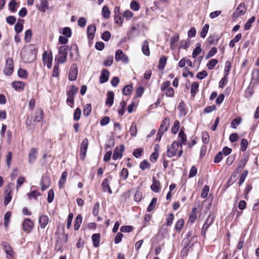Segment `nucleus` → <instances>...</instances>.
<instances>
[{
	"instance_id": "obj_1",
	"label": "nucleus",
	"mask_w": 259,
	"mask_h": 259,
	"mask_svg": "<svg viewBox=\"0 0 259 259\" xmlns=\"http://www.w3.org/2000/svg\"><path fill=\"white\" fill-rule=\"evenodd\" d=\"M21 55L22 60L25 63H31L36 58V52L34 49H28L22 51Z\"/></svg>"
},
{
	"instance_id": "obj_2",
	"label": "nucleus",
	"mask_w": 259,
	"mask_h": 259,
	"mask_svg": "<svg viewBox=\"0 0 259 259\" xmlns=\"http://www.w3.org/2000/svg\"><path fill=\"white\" fill-rule=\"evenodd\" d=\"M69 48L68 46L64 45L61 46L58 50V56L55 58V62L63 64L67 60L68 52Z\"/></svg>"
},
{
	"instance_id": "obj_3",
	"label": "nucleus",
	"mask_w": 259,
	"mask_h": 259,
	"mask_svg": "<svg viewBox=\"0 0 259 259\" xmlns=\"http://www.w3.org/2000/svg\"><path fill=\"white\" fill-rule=\"evenodd\" d=\"M68 234H62V237L59 236L57 238L55 246V249L57 251H63L62 247L64 242H66L68 239Z\"/></svg>"
},
{
	"instance_id": "obj_4",
	"label": "nucleus",
	"mask_w": 259,
	"mask_h": 259,
	"mask_svg": "<svg viewBox=\"0 0 259 259\" xmlns=\"http://www.w3.org/2000/svg\"><path fill=\"white\" fill-rule=\"evenodd\" d=\"M3 71L6 75H10L12 74L14 71V62L12 58H7Z\"/></svg>"
},
{
	"instance_id": "obj_5",
	"label": "nucleus",
	"mask_w": 259,
	"mask_h": 259,
	"mask_svg": "<svg viewBox=\"0 0 259 259\" xmlns=\"http://www.w3.org/2000/svg\"><path fill=\"white\" fill-rule=\"evenodd\" d=\"M214 219L213 215L209 214L205 220L201 230L202 235L205 236L208 228L211 225Z\"/></svg>"
},
{
	"instance_id": "obj_6",
	"label": "nucleus",
	"mask_w": 259,
	"mask_h": 259,
	"mask_svg": "<svg viewBox=\"0 0 259 259\" xmlns=\"http://www.w3.org/2000/svg\"><path fill=\"white\" fill-rule=\"evenodd\" d=\"M88 145H89L88 139L87 138H84L82 140V141L80 144V159L82 160H83L85 157L87 149L88 148Z\"/></svg>"
},
{
	"instance_id": "obj_7",
	"label": "nucleus",
	"mask_w": 259,
	"mask_h": 259,
	"mask_svg": "<svg viewBox=\"0 0 259 259\" xmlns=\"http://www.w3.org/2000/svg\"><path fill=\"white\" fill-rule=\"evenodd\" d=\"M181 144L180 142L175 141L172 143L171 147L168 148L167 150V155L169 157H171L177 154V150Z\"/></svg>"
},
{
	"instance_id": "obj_8",
	"label": "nucleus",
	"mask_w": 259,
	"mask_h": 259,
	"mask_svg": "<svg viewBox=\"0 0 259 259\" xmlns=\"http://www.w3.org/2000/svg\"><path fill=\"white\" fill-rule=\"evenodd\" d=\"M112 176L109 175L107 178H106L103 180L101 184V186L103 191L104 192L107 191L110 194L112 193V191L110 187V182L112 180Z\"/></svg>"
},
{
	"instance_id": "obj_9",
	"label": "nucleus",
	"mask_w": 259,
	"mask_h": 259,
	"mask_svg": "<svg viewBox=\"0 0 259 259\" xmlns=\"http://www.w3.org/2000/svg\"><path fill=\"white\" fill-rule=\"evenodd\" d=\"M115 58L117 62L121 61L125 64L128 63V57L123 53L121 50H118L116 51Z\"/></svg>"
},
{
	"instance_id": "obj_10",
	"label": "nucleus",
	"mask_w": 259,
	"mask_h": 259,
	"mask_svg": "<svg viewBox=\"0 0 259 259\" xmlns=\"http://www.w3.org/2000/svg\"><path fill=\"white\" fill-rule=\"evenodd\" d=\"M34 224L29 219H25L22 224V229L26 233H30L33 228Z\"/></svg>"
},
{
	"instance_id": "obj_11",
	"label": "nucleus",
	"mask_w": 259,
	"mask_h": 259,
	"mask_svg": "<svg viewBox=\"0 0 259 259\" xmlns=\"http://www.w3.org/2000/svg\"><path fill=\"white\" fill-rule=\"evenodd\" d=\"M78 73V69L77 68V65L75 64H73L70 69L69 74H68V79L71 81H74L76 80Z\"/></svg>"
},
{
	"instance_id": "obj_12",
	"label": "nucleus",
	"mask_w": 259,
	"mask_h": 259,
	"mask_svg": "<svg viewBox=\"0 0 259 259\" xmlns=\"http://www.w3.org/2000/svg\"><path fill=\"white\" fill-rule=\"evenodd\" d=\"M114 21L116 23L121 25L123 21V15L120 13V8L118 7H116L114 10Z\"/></svg>"
},
{
	"instance_id": "obj_13",
	"label": "nucleus",
	"mask_w": 259,
	"mask_h": 259,
	"mask_svg": "<svg viewBox=\"0 0 259 259\" xmlns=\"http://www.w3.org/2000/svg\"><path fill=\"white\" fill-rule=\"evenodd\" d=\"M12 189L10 185H8L5 189L4 195V205L7 206L12 199L11 195Z\"/></svg>"
},
{
	"instance_id": "obj_14",
	"label": "nucleus",
	"mask_w": 259,
	"mask_h": 259,
	"mask_svg": "<svg viewBox=\"0 0 259 259\" xmlns=\"http://www.w3.org/2000/svg\"><path fill=\"white\" fill-rule=\"evenodd\" d=\"M51 183L50 177L45 176H43L40 181V185L42 191L46 190L50 186Z\"/></svg>"
},
{
	"instance_id": "obj_15",
	"label": "nucleus",
	"mask_w": 259,
	"mask_h": 259,
	"mask_svg": "<svg viewBox=\"0 0 259 259\" xmlns=\"http://www.w3.org/2000/svg\"><path fill=\"white\" fill-rule=\"evenodd\" d=\"M124 150V146L123 145H121L120 146V148L119 149L118 147H116L113 151V154L112 156V158L114 160H116L118 158H120L122 156L123 152Z\"/></svg>"
},
{
	"instance_id": "obj_16",
	"label": "nucleus",
	"mask_w": 259,
	"mask_h": 259,
	"mask_svg": "<svg viewBox=\"0 0 259 259\" xmlns=\"http://www.w3.org/2000/svg\"><path fill=\"white\" fill-rule=\"evenodd\" d=\"M246 8L244 3H241L237 8L233 14L234 18H238L239 16L243 15L246 12Z\"/></svg>"
},
{
	"instance_id": "obj_17",
	"label": "nucleus",
	"mask_w": 259,
	"mask_h": 259,
	"mask_svg": "<svg viewBox=\"0 0 259 259\" xmlns=\"http://www.w3.org/2000/svg\"><path fill=\"white\" fill-rule=\"evenodd\" d=\"M169 122L170 119L169 118H165L162 121L158 132L164 134L168 130Z\"/></svg>"
},
{
	"instance_id": "obj_18",
	"label": "nucleus",
	"mask_w": 259,
	"mask_h": 259,
	"mask_svg": "<svg viewBox=\"0 0 259 259\" xmlns=\"http://www.w3.org/2000/svg\"><path fill=\"white\" fill-rule=\"evenodd\" d=\"M110 73L106 69H103L102 70L101 75L99 78L100 83H103L106 82L109 79Z\"/></svg>"
},
{
	"instance_id": "obj_19",
	"label": "nucleus",
	"mask_w": 259,
	"mask_h": 259,
	"mask_svg": "<svg viewBox=\"0 0 259 259\" xmlns=\"http://www.w3.org/2000/svg\"><path fill=\"white\" fill-rule=\"evenodd\" d=\"M107 98L105 101V104L108 107H111L114 102V94L112 91H109L107 93Z\"/></svg>"
},
{
	"instance_id": "obj_20",
	"label": "nucleus",
	"mask_w": 259,
	"mask_h": 259,
	"mask_svg": "<svg viewBox=\"0 0 259 259\" xmlns=\"http://www.w3.org/2000/svg\"><path fill=\"white\" fill-rule=\"evenodd\" d=\"M220 39V37L219 35L213 34L210 35L208 37L207 41L209 45H217Z\"/></svg>"
},
{
	"instance_id": "obj_21",
	"label": "nucleus",
	"mask_w": 259,
	"mask_h": 259,
	"mask_svg": "<svg viewBox=\"0 0 259 259\" xmlns=\"http://www.w3.org/2000/svg\"><path fill=\"white\" fill-rule=\"evenodd\" d=\"M4 247L5 251L7 254V258L8 259H12L14 256V252L11 245L6 242L4 245Z\"/></svg>"
},
{
	"instance_id": "obj_22",
	"label": "nucleus",
	"mask_w": 259,
	"mask_h": 259,
	"mask_svg": "<svg viewBox=\"0 0 259 259\" xmlns=\"http://www.w3.org/2000/svg\"><path fill=\"white\" fill-rule=\"evenodd\" d=\"M37 149L35 148L31 149L28 155L29 162L30 163H32L35 161L37 154Z\"/></svg>"
},
{
	"instance_id": "obj_23",
	"label": "nucleus",
	"mask_w": 259,
	"mask_h": 259,
	"mask_svg": "<svg viewBox=\"0 0 259 259\" xmlns=\"http://www.w3.org/2000/svg\"><path fill=\"white\" fill-rule=\"evenodd\" d=\"M96 30V27L93 25H90L87 27L88 37L90 39H93Z\"/></svg>"
},
{
	"instance_id": "obj_24",
	"label": "nucleus",
	"mask_w": 259,
	"mask_h": 259,
	"mask_svg": "<svg viewBox=\"0 0 259 259\" xmlns=\"http://www.w3.org/2000/svg\"><path fill=\"white\" fill-rule=\"evenodd\" d=\"M153 183L151 186V190L154 192L157 193L160 190V184L158 180H156L155 178H153Z\"/></svg>"
},
{
	"instance_id": "obj_25",
	"label": "nucleus",
	"mask_w": 259,
	"mask_h": 259,
	"mask_svg": "<svg viewBox=\"0 0 259 259\" xmlns=\"http://www.w3.org/2000/svg\"><path fill=\"white\" fill-rule=\"evenodd\" d=\"M38 9L42 12H45L49 8V3L47 0H39V5Z\"/></svg>"
},
{
	"instance_id": "obj_26",
	"label": "nucleus",
	"mask_w": 259,
	"mask_h": 259,
	"mask_svg": "<svg viewBox=\"0 0 259 259\" xmlns=\"http://www.w3.org/2000/svg\"><path fill=\"white\" fill-rule=\"evenodd\" d=\"M101 235L100 233L94 234L92 236V241L93 246L95 247H98L100 245Z\"/></svg>"
},
{
	"instance_id": "obj_27",
	"label": "nucleus",
	"mask_w": 259,
	"mask_h": 259,
	"mask_svg": "<svg viewBox=\"0 0 259 259\" xmlns=\"http://www.w3.org/2000/svg\"><path fill=\"white\" fill-rule=\"evenodd\" d=\"M12 87L18 91H23L25 86V83L23 81H14L12 83Z\"/></svg>"
},
{
	"instance_id": "obj_28",
	"label": "nucleus",
	"mask_w": 259,
	"mask_h": 259,
	"mask_svg": "<svg viewBox=\"0 0 259 259\" xmlns=\"http://www.w3.org/2000/svg\"><path fill=\"white\" fill-rule=\"evenodd\" d=\"M78 88L75 85H72L70 89L67 92V97H71L74 98L75 96L78 92Z\"/></svg>"
},
{
	"instance_id": "obj_29",
	"label": "nucleus",
	"mask_w": 259,
	"mask_h": 259,
	"mask_svg": "<svg viewBox=\"0 0 259 259\" xmlns=\"http://www.w3.org/2000/svg\"><path fill=\"white\" fill-rule=\"evenodd\" d=\"M49 222V218L46 215L39 217V223L41 229L45 228Z\"/></svg>"
},
{
	"instance_id": "obj_30",
	"label": "nucleus",
	"mask_w": 259,
	"mask_h": 259,
	"mask_svg": "<svg viewBox=\"0 0 259 259\" xmlns=\"http://www.w3.org/2000/svg\"><path fill=\"white\" fill-rule=\"evenodd\" d=\"M53 56L52 53L50 55L48 54L47 51H45L42 54V62L44 64H46L47 63L52 62Z\"/></svg>"
},
{
	"instance_id": "obj_31",
	"label": "nucleus",
	"mask_w": 259,
	"mask_h": 259,
	"mask_svg": "<svg viewBox=\"0 0 259 259\" xmlns=\"http://www.w3.org/2000/svg\"><path fill=\"white\" fill-rule=\"evenodd\" d=\"M142 50L143 53L146 56L150 55V50L148 45V42L147 40H145L142 47Z\"/></svg>"
},
{
	"instance_id": "obj_32",
	"label": "nucleus",
	"mask_w": 259,
	"mask_h": 259,
	"mask_svg": "<svg viewBox=\"0 0 259 259\" xmlns=\"http://www.w3.org/2000/svg\"><path fill=\"white\" fill-rule=\"evenodd\" d=\"M179 35L176 34L173 37L170 39V48L171 49H175L176 47V44L179 41Z\"/></svg>"
},
{
	"instance_id": "obj_33",
	"label": "nucleus",
	"mask_w": 259,
	"mask_h": 259,
	"mask_svg": "<svg viewBox=\"0 0 259 259\" xmlns=\"http://www.w3.org/2000/svg\"><path fill=\"white\" fill-rule=\"evenodd\" d=\"M82 221V217L80 214H78L75 220L74 229L75 230H78L80 226Z\"/></svg>"
},
{
	"instance_id": "obj_34",
	"label": "nucleus",
	"mask_w": 259,
	"mask_h": 259,
	"mask_svg": "<svg viewBox=\"0 0 259 259\" xmlns=\"http://www.w3.org/2000/svg\"><path fill=\"white\" fill-rule=\"evenodd\" d=\"M67 172L66 171H64L61 177V178L60 179L59 182V187L60 188H63L64 186L65 182L66 181L67 176Z\"/></svg>"
},
{
	"instance_id": "obj_35",
	"label": "nucleus",
	"mask_w": 259,
	"mask_h": 259,
	"mask_svg": "<svg viewBox=\"0 0 259 259\" xmlns=\"http://www.w3.org/2000/svg\"><path fill=\"white\" fill-rule=\"evenodd\" d=\"M167 58L165 56H162L159 59L158 68L160 70H162L165 66Z\"/></svg>"
},
{
	"instance_id": "obj_36",
	"label": "nucleus",
	"mask_w": 259,
	"mask_h": 259,
	"mask_svg": "<svg viewBox=\"0 0 259 259\" xmlns=\"http://www.w3.org/2000/svg\"><path fill=\"white\" fill-rule=\"evenodd\" d=\"M196 210L197 208L196 207H193L192 209V211L190 214L189 221L191 223H193L196 220Z\"/></svg>"
},
{
	"instance_id": "obj_37",
	"label": "nucleus",
	"mask_w": 259,
	"mask_h": 259,
	"mask_svg": "<svg viewBox=\"0 0 259 259\" xmlns=\"http://www.w3.org/2000/svg\"><path fill=\"white\" fill-rule=\"evenodd\" d=\"M248 160V156L246 154H243L241 157V160L239 161V163L238 166H240L241 168H243L244 166L246 165L247 162Z\"/></svg>"
},
{
	"instance_id": "obj_38",
	"label": "nucleus",
	"mask_w": 259,
	"mask_h": 259,
	"mask_svg": "<svg viewBox=\"0 0 259 259\" xmlns=\"http://www.w3.org/2000/svg\"><path fill=\"white\" fill-rule=\"evenodd\" d=\"M179 137L181 140V142H180L181 145H185L187 141V136L182 129H181L179 132ZM180 146L182 147V146Z\"/></svg>"
},
{
	"instance_id": "obj_39",
	"label": "nucleus",
	"mask_w": 259,
	"mask_h": 259,
	"mask_svg": "<svg viewBox=\"0 0 259 259\" xmlns=\"http://www.w3.org/2000/svg\"><path fill=\"white\" fill-rule=\"evenodd\" d=\"M199 84L197 82H194L191 87V94L192 96H194L198 91Z\"/></svg>"
},
{
	"instance_id": "obj_40",
	"label": "nucleus",
	"mask_w": 259,
	"mask_h": 259,
	"mask_svg": "<svg viewBox=\"0 0 259 259\" xmlns=\"http://www.w3.org/2000/svg\"><path fill=\"white\" fill-rule=\"evenodd\" d=\"M178 109L180 112V114L181 115H185L186 114V112L185 110V104L184 102L181 101L179 103L178 106Z\"/></svg>"
},
{
	"instance_id": "obj_41",
	"label": "nucleus",
	"mask_w": 259,
	"mask_h": 259,
	"mask_svg": "<svg viewBox=\"0 0 259 259\" xmlns=\"http://www.w3.org/2000/svg\"><path fill=\"white\" fill-rule=\"evenodd\" d=\"M102 16L106 19H108L110 17V11L107 6H104L103 7L102 11Z\"/></svg>"
},
{
	"instance_id": "obj_42",
	"label": "nucleus",
	"mask_w": 259,
	"mask_h": 259,
	"mask_svg": "<svg viewBox=\"0 0 259 259\" xmlns=\"http://www.w3.org/2000/svg\"><path fill=\"white\" fill-rule=\"evenodd\" d=\"M133 89L132 85H126L123 89L122 93L125 96L130 95L132 93Z\"/></svg>"
},
{
	"instance_id": "obj_43",
	"label": "nucleus",
	"mask_w": 259,
	"mask_h": 259,
	"mask_svg": "<svg viewBox=\"0 0 259 259\" xmlns=\"http://www.w3.org/2000/svg\"><path fill=\"white\" fill-rule=\"evenodd\" d=\"M180 127V123L178 120H175L174 124L171 129V133L174 134H176L179 130Z\"/></svg>"
},
{
	"instance_id": "obj_44",
	"label": "nucleus",
	"mask_w": 259,
	"mask_h": 259,
	"mask_svg": "<svg viewBox=\"0 0 259 259\" xmlns=\"http://www.w3.org/2000/svg\"><path fill=\"white\" fill-rule=\"evenodd\" d=\"M19 21H21V23L19 22L15 26V30L18 33L21 32L23 28V23L24 22V20L21 19Z\"/></svg>"
},
{
	"instance_id": "obj_45",
	"label": "nucleus",
	"mask_w": 259,
	"mask_h": 259,
	"mask_svg": "<svg viewBox=\"0 0 259 259\" xmlns=\"http://www.w3.org/2000/svg\"><path fill=\"white\" fill-rule=\"evenodd\" d=\"M43 114L44 112L41 109H39L36 111L34 120L37 122H40L43 118Z\"/></svg>"
},
{
	"instance_id": "obj_46",
	"label": "nucleus",
	"mask_w": 259,
	"mask_h": 259,
	"mask_svg": "<svg viewBox=\"0 0 259 259\" xmlns=\"http://www.w3.org/2000/svg\"><path fill=\"white\" fill-rule=\"evenodd\" d=\"M150 166V163L147 160H144L140 163V168L143 170L149 168Z\"/></svg>"
},
{
	"instance_id": "obj_47",
	"label": "nucleus",
	"mask_w": 259,
	"mask_h": 259,
	"mask_svg": "<svg viewBox=\"0 0 259 259\" xmlns=\"http://www.w3.org/2000/svg\"><path fill=\"white\" fill-rule=\"evenodd\" d=\"M144 152L143 148H137L133 151V155L137 158H139L142 156V153Z\"/></svg>"
},
{
	"instance_id": "obj_48",
	"label": "nucleus",
	"mask_w": 259,
	"mask_h": 259,
	"mask_svg": "<svg viewBox=\"0 0 259 259\" xmlns=\"http://www.w3.org/2000/svg\"><path fill=\"white\" fill-rule=\"evenodd\" d=\"M184 221L183 219L179 220L175 224V228L177 231H180L183 227Z\"/></svg>"
},
{
	"instance_id": "obj_49",
	"label": "nucleus",
	"mask_w": 259,
	"mask_h": 259,
	"mask_svg": "<svg viewBox=\"0 0 259 259\" xmlns=\"http://www.w3.org/2000/svg\"><path fill=\"white\" fill-rule=\"evenodd\" d=\"M202 50L201 48V45L200 44L197 43L196 45V47L194 49L192 53V57L195 58L198 54H199Z\"/></svg>"
},
{
	"instance_id": "obj_50",
	"label": "nucleus",
	"mask_w": 259,
	"mask_h": 259,
	"mask_svg": "<svg viewBox=\"0 0 259 259\" xmlns=\"http://www.w3.org/2000/svg\"><path fill=\"white\" fill-rule=\"evenodd\" d=\"M157 198L154 197V198H153L151 202L150 203L148 208H147V211L148 212H150L151 211H152L154 208H155V205L156 204V202H157Z\"/></svg>"
},
{
	"instance_id": "obj_51",
	"label": "nucleus",
	"mask_w": 259,
	"mask_h": 259,
	"mask_svg": "<svg viewBox=\"0 0 259 259\" xmlns=\"http://www.w3.org/2000/svg\"><path fill=\"white\" fill-rule=\"evenodd\" d=\"M11 217V213L10 211L7 212L4 215V226L8 227Z\"/></svg>"
},
{
	"instance_id": "obj_52",
	"label": "nucleus",
	"mask_w": 259,
	"mask_h": 259,
	"mask_svg": "<svg viewBox=\"0 0 259 259\" xmlns=\"http://www.w3.org/2000/svg\"><path fill=\"white\" fill-rule=\"evenodd\" d=\"M92 111L91 105L90 104H87L83 108V112L85 116H88L91 113Z\"/></svg>"
},
{
	"instance_id": "obj_53",
	"label": "nucleus",
	"mask_w": 259,
	"mask_h": 259,
	"mask_svg": "<svg viewBox=\"0 0 259 259\" xmlns=\"http://www.w3.org/2000/svg\"><path fill=\"white\" fill-rule=\"evenodd\" d=\"M248 171L247 170H245L243 171L238 182V184L239 186H241L243 183V182L245 181V179H246V177L248 175Z\"/></svg>"
},
{
	"instance_id": "obj_54",
	"label": "nucleus",
	"mask_w": 259,
	"mask_h": 259,
	"mask_svg": "<svg viewBox=\"0 0 259 259\" xmlns=\"http://www.w3.org/2000/svg\"><path fill=\"white\" fill-rule=\"evenodd\" d=\"M18 75L20 78H27L28 76V73L26 70L22 68H20L18 71Z\"/></svg>"
},
{
	"instance_id": "obj_55",
	"label": "nucleus",
	"mask_w": 259,
	"mask_h": 259,
	"mask_svg": "<svg viewBox=\"0 0 259 259\" xmlns=\"http://www.w3.org/2000/svg\"><path fill=\"white\" fill-rule=\"evenodd\" d=\"M113 61V57L112 56H110L107 57V58L105 60H104L103 64L104 66H110L112 64Z\"/></svg>"
},
{
	"instance_id": "obj_56",
	"label": "nucleus",
	"mask_w": 259,
	"mask_h": 259,
	"mask_svg": "<svg viewBox=\"0 0 259 259\" xmlns=\"http://www.w3.org/2000/svg\"><path fill=\"white\" fill-rule=\"evenodd\" d=\"M209 190V186L207 185H205L202 190L201 197L203 198H206L207 197Z\"/></svg>"
},
{
	"instance_id": "obj_57",
	"label": "nucleus",
	"mask_w": 259,
	"mask_h": 259,
	"mask_svg": "<svg viewBox=\"0 0 259 259\" xmlns=\"http://www.w3.org/2000/svg\"><path fill=\"white\" fill-rule=\"evenodd\" d=\"M218 63V60L217 59H212L209 60L207 64V66L209 69L211 70L214 68V67Z\"/></svg>"
},
{
	"instance_id": "obj_58",
	"label": "nucleus",
	"mask_w": 259,
	"mask_h": 259,
	"mask_svg": "<svg viewBox=\"0 0 259 259\" xmlns=\"http://www.w3.org/2000/svg\"><path fill=\"white\" fill-rule=\"evenodd\" d=\"M130 8L133 11H137L140 9V6L137 1H132L130 4Z\"/></svg>"
},
{
	"instance_id": "obj_59",
	"label": "nucleus",
	"mask_w": 259,
	"mask_h": 259,
	"mask_svg": "<svg viewBox=\"0 0 259 259\" xmlns=\"http://www.w3.org/2000/svg\"><path fill=\"white\" fill-rule=\"evenodd\" d=\"M208 29H209V25L207 24H205L204 25V26L203 27L202 29L201 30V31L200 32V36L202 38L205 37V36L207 33Z\"/></svg>"
},
{
	"instance_id": "obj_60",
	"label": "nucleus",
	"mask_w": 259,
	"mask_h": 259,
	"mask_svg": "<svg viewBox=\"0 0 259 259\" xmlns=\"http://www.w3.org/2000/svg\"><path fill=\"white\" fill-rule=\"evenodd\" d=\"M202 140L204 144H207L209 141V136L207 132H203L202 133Z\"/></svg>"
},
{
	"instance_id": "obj_61",
	"label": "nucleus",
	"mask_w": 259,
	"mask_h": 259,
	"mask_svg": "<svg viewBox=\"0 0 259 259\" xmlns=\"http://www.w3.org/2000/svg\"><path fill=\"white\" fill-rule=\"evenodd\" d=\"M130 134L133 137H135L137 133V125L135 123H133L130 129Z\"/></svg>"
},
{
	"instance_id": "obj_62",
	"label": "nucleus",
	"mask_w": 259,
	"mask_h": 259,
	"mask_svg": "<svg viewBox=\"0 0 259 259\" xmlns=\"http://www.w3.org/2000/svg\"><path fill=\"white\" fill-rule=\"evenodd\" d=\"M255 18L254 16L251 17L246 23L244 25V29L245 30H249L252 25V23L254 21Z\"/></svg>"
},
{
	"instance_id": "obj_63",
	"label": "nucleus",
	"mask_w": 259,
	"mask_h": 259,
	"mask_svg": "<svg viewBox=\"0 0 259 259\" xmlns=\"http://www.w3.org/2000/svg\"><path fill=\"white\" fill-rule=\"evenodd\" d=\"M175 215L173 213H169L166 219V225L167 226H171L172 224Z\"/></svg>"
},
{
	"instance_id": "obj_64",
	"label": "nucleus",
	"mask_w": 259,
	"mask_h": 259,
	"mask_svg": "<svg viewBox=\"0 0 259 259\" xmlns=\"http://www.w3.org/2000/svg\"><path fill=\"white\" fill-rule=\"evenodd\" d=\"M228 82L227 74H226L220 81L219 86L221 88H223Z\"/></svg>"
}]
</instances>
